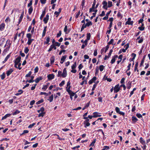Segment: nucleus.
I'll return each mask as SVG.
<instances>
[{"mask_svg":"<svg viewBox=\"0 0 150 150\" xmlns=\"http://www.w3.org/2000/svg\"><path fill=\"white\" fill-rule=\"evenodd\" d=\"M119 84H117L115 86L114 89L115 93H117L120 90V88L119 87Z\"/></svg>","mask_w":150,"mask_h":150,"instance_id":"nucleus-1","label":"nucleus"},{"mask_svg":"<svg viewBox=\"0 0 150 150\" xmlns=\"http://www.w3.org/2000/svg\"><path fill=\"white\" fill-rule=\"evenodd\" d=\"M49 13H47L46 17L44 18L43 21L45 24H46L47 23L49 19Z\"/></svg>","mask_w":150,"mask_h":150,"instance_id":"nucleus-2","label":"nucleus"},{"mask_svg":"<svg viewBox=\"0 0 150 150\" xmlns=\"http://www.w3.org/2000/svg\"><path fill=\"white\" fill-rule=\"evenodd\" d=\"M62 74V77L65 78L67 76V74L66 68L64 69Z\"/></svg>","mask_w":150,"mask_h":150,"instance_id":"nucleus-3","label":"nucleus"},{"mask_svg":"<svg viewBox=\"0 0 150 150\" xmlns=\"http://www.w3.org/2000/svg\"><path fill=\"white\" fill-rule=\"evenodd\" d=\"M118 57V55H115L113 57L111 61V63L112 64H113L115 61L116 58H117Z\"/></svg>","mask_w":150,"mask_h":150,"instance_id":"nucleus-4","label":"nucleus"},{"mask_svg":"<svg viewBox=\"0 0 150 150\" xmlns=\"http://www.w3.org/2000/svg\"><path fill=\"white\" fill-rule=\"evenodd\" d=\"M54 77V75L53 74H49L47 76L48 79L49 80L53 79Z\"/></svg>","mask_w":150,"mask_h":150,"instance_id":"nucleus-5","label":"nucleus"},{"mask_svg":"<svg viewBox=\"0 0 150 150\" xmlns=\"http://www.w3.org/2000/svg\"><path fill=\"white\" fill-rule=\"evenodd\" d=\"M24 13V11H23V12H22V13L21 15V16H20V18H19L18 22V24H17V25H18L21 22V21L22 20V19L23 18V17Z\"/></svg>","mask_w":150,"mask_h":150,"instance_id":"nucleus-6","label":"nucleus"},{"mask_svg":"<svg viewBox=\"0 0 150 150\" xmlns=\"http://www.w3.org/2000/svg\"><path fill=\"white\" fill-rule=\"evenodd\" d=\"M14 70L12 68L9 69V70L6 71V74L7 76H9L10 74Z\"/></svg>","mask_w":150,"mask_h":150,"instance_id":"nucleus-7","label":"nucleus"},{"mask_svg":"<svg viewBox=\"0 0 150 150\" xmlns=\"http://www.w3.org/2000/svg\"><path fill=\"white\" fill-rule=\"evenodd\" d=\"M67 57V56L66 55L63 56L62 57L60 62L61 64H62L63 63Z\"/></svg>","mask_w":150,"mask_h":150,"instance_id":"nucleus-8","label":"nucleus"},{"mask_svg":"<svg viewBox=\"0 0 150 150\" xmlns=\"http://www.w3.org/2000/svg\"><path fill=\"white\" fill-rule=\"evenodd\" d=\"M54 48V50H56V47L55 46V45L54 44H52L50 46V47L48 50V52H50L52 50V49Z\"/></svg>","mask_w":150,"mask_h":150,"instance_id":"nucleus-9","label":"nucleus"},{"mask_svg":"<svg viewBox=\"0 0 150 150\" xmlns=\"http://www.w3.org/2000/svg\"><path fill=\"white\" fill-rule=\"evenodd\" d=\"M42 79L43 78L42 77L40 76L36 78L35 80V81L36 83H38L40 81L42 80Z\"/></svg>","mask_w":150,"mask_h":150,"instance_id":"nucleus-10","label":"nucleus"},{"mask_svg":"<svg viewBox=\"0 0 150 150\" xmlns=\"http://www.w3.org/2000/svg\"><path fill=\"white\" fill-rule=\"evenodd\" d=\"M45 13L46 9H44V11H42V14L41 15V16L40 17V19L41 20H42V19L43 17H44V16L45 15Z\"/></svg>","mask_w":150,"mask_h":150,"instance_id":"nucleus-11","label":"nucleus"},{"mask_svg":"<svg viewBox=\"0 0 150 150\" xmlns=\"http://www.w3.org/2000/svg\"><path fill=\"white\" fill-rule=\"evenodd\" d=\"M5 25L4 23H2L0 25V30L2 31L4 30L5 28Z\"/></svg>","mask_w":150,"mask_h":150,"instance_id":"nucleus-12","label":"nucleus"},{"mask_svg":"<svg viewBox=\"0 0 150 150\" xmlns=\"http://www.w3.org/2000/svg\"><path fill=\"white\" fill-rule=\"evenodd\" d=\"M47 28V26H46L45 27H44V30H43V33H42V37H44V36H45V33H46V29Z\"/></svg>","mask_w":150,"mask_h":150,"instance_id":"nucleus-13","label":"nucleus"},{"mask_svg":"<svg viewBox=\"0 0 150 150\" xmlns=\"http://www.w3.org/2000/svg\"><path fill=\"white\" fill-rule=\"evenodd\" d=\"M11 114H7L6 115L4 116L2 118L1 120H3L6 119L7 117H8L10 116L11 115Z\"/></svg>","mask_w":150,"mask_h":150,"instance_id":"nucleus-14","label":"nucleus"},{"mask_svg":"<svg viewBox=\"0 0 150 150\" xmlns=\"http://www.w3.org/2000/svg\"><path fill=\"white\" fill-rule=\"evenodd\" d=\"M139 141L143 145H144L145 144V141L143 140L142 137H141L140 138Z\"/></svg>","mask_w":150,"mask_h":150,"instance_id":"nucleus-15","label":"nucleus"},{"mask_svg":"<svg viewBox=\"0 0 150 150\" xmlns=\"http://www.w3.org/2000/svg\"><path fill=\"white\" fill-rule=\"evenodd\" d=\"M21 57L20 56H19L16 59V60L15 61V62L19 63L21 61Z\"/></svg>","mask_w":150,"mask_h":150,"instance_id":"nucleus-16","label":"nucleus"},{"mask_svg":"<svg viewBox=\"0 0 150 150\" xmlns=\"http://www.w3.org/2000/svg\"><path fill=\"white\" fill-rule=\"evenodd\" d=\"M133 21H127L126 22L125 25H127V24L129 25H132L133 24Z\"/></svg>","mask_w":150,"mask_h":150,"instance_id":"nucleus-17","label":"nucleus"},{"mask_svg":"<svg viewBox=\"0 0 150 150\" xmlns=\"http://www.w3.org/2000/svg\"><path fill=\"white\" fill-rule=\"evenodd\" d=\"M50 39L49 37H48L46 39V41H45L44 42V44H49V42L50 41Z\"/></svg>","mask_w":150,"mask_h":150,"instance_id":"nucleus-18","label":"nucleus"},{"mask_svg":"<svg viewBox=\"0 0 150 150\" xmlns=\"http://www.w3.org/2000/svg\"><path fill=\"white\" fill-rule=\"evenodd\" d=\"M53 99V95H51L50 96L49 98L48 99V100H49L50 102H52Z\"/></svg>","mask_w":150,"mask_h":150,"instance_id":"nucleus-19","label":"nucleus"},{"mask_svg":"<svg viewBox=\"0 0 150 150\" xmlns=\"http://www.w3.org/2000/svg\"><path fill=\"white\" fill-rule=\"evenodd\" d=\"M131 84V82L129 81V82H128L127 85V87L128 89H129L130 88Z\"/></svg>","mask_w":150,"mask_h":150,"instance_id":"nucleus-20","label":"nucleus"},{"mask_svg":"<svg viewBox=\"0 0 150 150\" xmlns=\"http://www.w3.org/2000/svg\"><path fill=\"white\" fill-rule=\"evenodd\" d=\"M132 120L133 121L134 123H135L138 120L134 116L132 117Z\"/></svg>","mask_w":150,"mask_h":150,"instance_id":"nucleus-21","label":"nucleus"},{"mask_svg":"<svg viewBox=\"0 0 150 150\" xmlns=\"http://www.w3.org/2000/svg\"><path fill=\"white\" fill-rule=\"evenodd\" d=\"M33 11V8L32 6H30L28 9V13L30 15L31 14Z\"/></svg>","mask_w":150,"mask_h":150,"instance_id":"nucleus-22","label":"nucleus"},{"mask_svg":"<svg viewBox=\"0 0 150 150\" xmlns=\"http://www.w3.org/2000/svg\"><path fill=\"white\" fill-rule=\"evenodd\" d=\"M2 80L4 79L6 77V74L5 72H3L2 75L0 76Z\"/></svg>","mask_w":150,"mask_h":150,"instance_id":"nucleus-23","label":"nucleus"},{"mask_svg":"<svg viewBox=\"0 0 150 150\" xmlns=\"http://www.w3.org/2000/svg\"><path fill=\"white\" fill-rule=\"evenodd\" d=\"M5 41V39L4 38L1 39L0 40V45H1Z\"/></svg>","mask_w":150,"mask_h":150,"instance_id":"nucleus-24","label":"nucleus"},{"mask_svg":"<svg viewBox=\"0 0 150 150\" xmlns=\"http://www.w3.org/2000/svg\"><path fill=\"white\" fill-rule=\"evenodd\" d=\"M92 12H94V2L92 5V7L89 9V12L91 13Z\"/></svg>","mask_w":150,"mask_h":150,"instance_id":"nucleus-25","label":"nucleus"},{"mask_svg":"<svg viewBox=\"0 0 150 150\" xmlns=\"http://www.w3.org/2000/svg\"><path fill=\"white\" fill-rule=\"evenodd\" d=\"M86 26L87 27H89L90 25H92V23L91 21H89L87 22L86 24Z\"/></svg>","mask_w":150,"mask_h":150,"instance_id":"nucleus-26","label":"nucleus"},{"mask_svg":"<svg viewBox=\"0 0 150 150\" xmlns=\"http://www.w3.org/2000/svg\"><path fill=\"white\" fill-rule=\"evenodd\" d=\"M85 3V0H82L81 1V5L80 6H82V8L83 9V7L84 6V4Z\"/></svg>","mask_w":150,"mask_h":150,"instance_id":"nucleus-27","label":"nucleus"},{"mask_svg":"<svg viewBox=\"0 0 150 150\" xmlns=\"http://www.w3.org/2000/svg\"><path fill=\"white\" fill-rule=\"evenodd\" d=\"M50 63L51 64H53L54 61V57H51L50 59Z\"/></svg>","mask_w":150,"mask_h":150,"instance_id":"nucleus-28","label":"nucleus"},{"mask_svg":"<svg viewBox=\"0 0 150 150\" xmlns=\"http://www.w3.org/2000/svg\"><path fill=\"white\" fill-rule=\"evenodd\" d=\"M32 72L31 71H30L29 73L25 75V77H30L31 75Z\"/></svg>","mask_w":150,"mask_h":150,"instance_id":"nucleus-29","label":"nucleus"},{"mask_svg":"<svg viewBox=\"0 0 150 150\" xmlns=\"http://www.w3.org/2000/svg\"><path fill=\"white\" fill-rule=\"evenodd\" d=\"M45 112H41L38 115V117H43L45 114Z\"/></svg>","mask_w":150,"mask_h":150,"instance_id":"nucleus-30","label":"nucleus"},{"mask_svg":"<svg viewBox=\"0 0 150 150\" xmlns=\"http://www.w3.org/2000/svg\"><path fill=\"white\" fill-rule=\"evenodd\" d=\"M44 101V100L43 99H42L41 100H39L36 103V104L37 105L39 104L42 103Z\"/></svg>","mask_w":150,"mask_h":150,"instance_id":"nucleus-31","label":"nucleus"},{"mask_svg":"<svg viewBox=\"0 0 150 150\" xmlns=\"http://www.w3.org/2000/svg\"><path fill=\"white\" fill-rule=\"evenodd\" d=\"M86 27L87 26H86V24H83L81 27V31H83V30L84 29V28Z\"/></svg>","mask_w":150,"mask_h":150,"instance_id":"nucleus-32","label":"nucleus"},{"mask_svg":"<svg viewBox=\"0 0 150 150\" xmlns=\"http://www.w3.org/2000/svg\"><path fill=\"white\" fill-rule=\"evenodd\" d=\"M108 7H109V8L110 7L112 6V1H108Z\"/></svg>","mask_w":150,"mask_h":150,"instance_id":"nucleus-33","label":"nucleus"},{"mask_svg":"<svg viewBox=\"0 0 150 150\" xmlns=\"http://www.w3.org/2000/svg\"><path fill=\"white\" fill-rule=\"evenodd\" d=\"M103 118H98L96 121H94V125H95L96 124V123H98V121H99V120H100V122H101V121L102 120H103Z\"/></svg>","mask_w":150,"mask_h":150,"instance_id":"nucleus-34","label":"nucleus"},{"mask_svg":"<svg viewBox=\"0 0 150 150\" xmlns=\"http://www.w3.org/2000/svg\"><path fill=\"white\" fill-rule=\"evenodd\" d=\"M20 111L18 110H16V111L13 113V115H15L17 114H18L20 112Z\"/></svg>","mask_w":150,"mask_h":150,"instance_id":"nucleus-35","label":"nucleus"},{"mask_svg":"<svg viewBox=\"0 0 150 150\" xmlns=\"http://www.w3.org/2000/svg\"><path fill=\"white\" fill-rule=\"evenodd\" d=\"M76 62H75L74 64L71 66V69H74L76 67Z\"/></svg>","mask_w":150,"mask_h":150,"instance_id":"nucleus-36","label":"nucleus"},{"mask_svg":"<svg viewBox=\"0 0 150 150\" xmlns=\"http://www.w3.org/2000/svg\"><path fill=\"white\" fill-rule=\"evenodd\" d=\"M117 16L118 17H120L121 19H122L123 17L122 15L121 14L120 12H118L117 15Z\"/></svg>","mask_w":150,"mask_h":150,"instance_id":"nucleus-37","label":"nucleus"},{"mask_svg":"<svg viewBox=\"0 0 150 150\" xmlns=\"http://www.w3.org/2000/svg\"><path fill=\"white\" fill-rule=\"evenodd\" d=\"M103 4V7H105L107 6V2L105 1H104L102 3Z\"/></svg>","mask_w":150,"mask_h":150,"instance_id":"nucleus-38","label":"nucleus"},{"mask_svg":"<svg viewBox=\"0 0 150 150\" xmlns=\"http://www.w3.org/2000/svg\"><path fill=\"white\" fill-rule=\"evenodd\" d=\"M69 94L70 96H73L75 95V93L73 92L72 91H71V92H69V93H68Z\"/></svg>","mask_w":150,"mask_h":150,"instance_id":"nucleus-39","label":"nucleus"},{"mask_svg":"<svg viewBox=\"0 0 150 150\" xmlns=\"http://www.w3.org/2000/svg\"><path fill=\"white\" fill-rule=\"evenodd\" d=\"M29 51V49H28V47H25V50H24V52L25 53H26V54Z\"/></svg>","mask_w":150,"mask_h":150,"instance_id":"nucleus-40","label":"nucleus"},{"mask_svg":"<svg viewBox=\"0 0 150 150\" xmlns=\"http://www.w3.org/2000/svg\"><path fill=\"white\" fill-rule=\"evenodd\" d=\"M62 34V31L61 30H59V33H57V35L56 37L57 38H58Z\"/></svg>","mask_w":150,"mask_h":150,"instance_id":"nucleus-41","label":"nucleus"},{"mask_svg":"<svg viewBox=\"0 0 150 150\" xmlns=\"http://www.w3.org/2000/svg\"><path fill=\"white\" fill-rule=\"evenodd\" d=\"M91 37L90 33H88L87 34L86 39L88 40H89L90 39Z\"/></svg>","mask_w":150,"mask_h":150,"instance_id":"nucleus-42","label":"nucleus"},{"mask_svg":"<svg viewBox=\"0 0 150 150\" xmlns=\"http://www.w3.org/2000/svg\"><path fill=\"white\" fill-rule=\"evenodd\" d=\"M104 68V67L103 65H100L99 67V69L101 71H102L103 70Z\"/></svg>","mask_w":150,"mask_h":150,"instance_id":"nucleus-43","label":"nucleus"},{"mask_svg":"<svg viewBox=\"0 0 150 150\" xmlns=\"http://www.w3.org/2000/svg\"><path fill=\"white\" fill-rule=\"evenodd\" d=\"M70 88H71L70 86H68V88H67V87L66 88L67 91L68 92V93H69V92H71V90H70Z\"/></svg>","mask_w":150,"mask_h":150,"instance_id":"nucleus-44","label":"nucleus"},{"mask_svg":"<svg viewBox=\"0 0 150 150\" xmlns=\"http://www.w3.org/2000/svg\"><path fill=\"white\" fill-rule=\"evenodd\" d=\"M10 56V54H9L7 55L4 59V62H6Z\"/></svg>","mask_w":150,"mask_h":150,"instance_id":"nucleus-45","label":"nucleus"},{"mask_svg":"<svg viewBox=\"0 0 150 150\" xmlns=\"http://www.w3.org/2000/svg\"><path fill=\"white\" fill-rule=\"evenodd\" d=\"M94 82V77H93L88 82V83L89 84H91Z\"/></svg>","mask_w":150,"mask_h":150,"instance_id":"nucleus-46","label":"nucleus"},{"mask_svg":"<svg viewBox=\"0 0 150 150\" xmlns=\"http://www.w3.org/2000/svg\"><path fill=\"white\" fill-rule=\"evenodd\" d=\"M114 40L113 39H111L110 41L108 43V45H110L111 44L113 45V42Z\"/></svg>","mask_w":150,"mask_h":150,"instance_id":"nucleus-47","label":"nucleus"},{"mask_svg":"<svg viewBox=\"0 0 150 150\" xmlns=\"http://www.w3.org/2000/svg\"><path fill=\"white\" fill-rule=\"evenodd\" d=\"M32 1H33L32 0H30V3H28V7H30V6H31V5H32Z\"/></svg>","mask_w":150,"mask_h":150,"instance_id":"nucleus-48","label":"nucleus"},{"mask_svg":"<svg viewBox=\"0 0 150 150\" xmlns=\"http://www.w3.org/2000/svg\"><path fill=\"white\" fill-rule=\"evenodd\" d=\"M97 112H94V118H96L97 117H99L101 116V115H97Z\"/></svg>","mask_w":150,"mask_h":150,"instance_id":"nucleus-49","label":"nucleus"},{"mask_svg":"<svg viewBox=\"0 0 150 150\" xmlns=\"http://www.w3.org/2000/svg\"><path fill=\"white\" fill-rule=\"evenodd\" d=\"M26 36L28 39H30L32 35L30 33H29L27 34Z\"/></svg>","mask_w":150,"mask_h":150,"instance_id":"nucleus-50","label":"nucleus"},{"mask_svg":"<svg viewBox=\"0 0 150 150\" xmlns=\"http://www.w3.org/2000/svg\"><path fill=\"white\" fill-rule=\"evenodd\" d=\"M65 81L64 80L62 81L61 82L59 83V86L60 87L63 86L64 84Z\"/></svg>","mask_w":150,"mask_h":150,"instance_id":"nucleus-51","label":"nucleus"},{"mask_svg":"<svg viewBox=\"0 0 150 150\" xmlns=\"http://www.w3.org/2000/svg\"><path fill=\"white\" fill-rule=\"evenodd\" d=\"M84 124L85 125V127H88L90 125V123L89 122H84Z\"/></svg>","mask_w":150,"mask_h":150,"instance_id":"nucleus-52","label":"nucleus"},{"mask_svg":"<svg viewBox=\"0 0 150 150\" xmlns=\"http://www.w3.org/2000/svg\"><path fill=\"white\" fill-rule=\"evenodd\" d=\"M47 88V86L46 85H44L43 87L42 88V89L44 90L45 91L46 90Z\"/></svg>","mask_w":150,"mask_h":150,"instance_id":"nucleus-53","label":"nucleus"},{"mask_svg":"<svg viewBox=\"0 0 150 150\" xmlns=\"http://www.w3.org/2000/svg\"><path fill=\"white\" fill-rule=\"evenodd\" d=\"M11 20L10 19L9 17H7L5 20V21L6 23H8Z\"/></svg>","mask_w":150,"mask_h":150,"instance_id":"nucleus-54","label":"nucleus"},{"mask_svg":"<svg viewBox=\"0 0 150 150\" xmlns=\"http://www.w3.org/2000/svg\"><path fill=\"white\" fill-rule=\"evenodd\" d=\"M35 125V123H34L31 124L28 127L29 128H31Z\"/></svg>","mask_w":150,"mask_h":150,"instance_id":"nucleus-55","label":"nucleus"},{"mask_svg":"<svg viewBox=\"0 0 150 150\" xmlns=\"http://www.w3.org/2000/svg\"><path fill=\"white\" fill-rule=\"evenodd\" d=\"M115 110L116 112L117 113H119L120 111L119 108L117 107L115 108Z\"/></svg>","mask_w":150,"mask_h":150,"instance_id":"nucleus-56","label":"nucleus"},{"mask_svg":"<svg viewBox=\"0 0 150 150\" xmlns=\"http://www.w3.org/2000/svg\"><path fill=\"white\" fill-rule=\"evenodd\" d=\"M62 72L61 71H58V75H57V76L58 77H60V76H62Z\"/></svg>","mask_w":150,"mask_h":150,"instance_id":"nucleus-57","label":"nucleus"},{"mask_svg":"<svg viewBox=\"0 0 150 150\" xmlns=\"http://www.w3.org/2000/svg\"><path fill=\"white\" fill-rule=\"evenodd\" d=\"M131 65V64L130 63L127 66L128 69L126 71V72H127L130 69Z\"/></svg>","mask_w":150,"mask_h":150,"instance_id":"nucleus-58","label":"nucleus"},{"mask_svg":"<svg viewBox=\"0 0 150 150\" xmlns=\"http://www.w3.org/2000/svg\"><path fill=\"white\" fill-rule=\"evenodd\" d=\"M59 14H60L59 12L57 11H55L54 13V15H56V17H57L59 15Z\"/></svg>","mask_w":150,"mask_h":150,"instance_id":"nucleus-59","label":"nucleus"},{"mask_svg":"<svg viewBox=\"0 0 150 150\" xmlns=\"http://www.w3.org/2000/svg\"><path fill=\"white\" fill-rule=\"evenodd\" d=\"M136 116L139 118L142 117V115L139 113H137L136 114Z\"/></svg>","mask_w":150,"mask_h":150,"instance_id":"nucleus-60","label":"nucleus"},{"mask_svg":"<svg viewBox=\"0 0 150 150\" xmlns=\"http://www.w3.org/2000/svg\"><path fill=\"white\" fill-rule=\"evenodd\" d=\"M129 43H127L126 45H125L124 47L125 48V50H127L129 47Z\"/></svg>","mask_w":150,"mask_h":150,"instance_id":"nucleus-61","label":"nucleus"},{"mask_svg":"<svg viewBox=\"0 0 150 150\" xmlns=\"http://www.w3.org/2000/svg\"><path fill=\"white\" fill-rule=\"evenodd\" d=\"M109 147L107 146H105L101 150H107L109 149Z\"/></svg>","mask_w":150,"mask_h":150,"instance_id":"nucleus-62","label":"nucleus"},{"mask_svg":"<svg viewBox=\"0 0 150 150\" xmlns=\"http://www.w3.org/2000/svg\"><path fill=\"white\" fill-rule=\"evenodd\" d=\"M80 13V11H79V12L76 14V15L75 16V17L76 18H77L79 16Z\"/></svg>","mask_w":150,"mask_h":150,"instance_id":"nucleus-63","label":"nucleus"},{"mask_svg":"<svg viewBox=\"0 0 150 150\" xmlns=\"http://www.w3.org/2000/svg\"><path fill=\"white\" fill-rule=\"evenodd\" d=\"M38 67H36L34 69L35 73H36L38 72Z\"/></svg>","mask_w":150,"mask_h":150,"instance_id":"nucleus-64","label":"nucleus"}]
</instances>
